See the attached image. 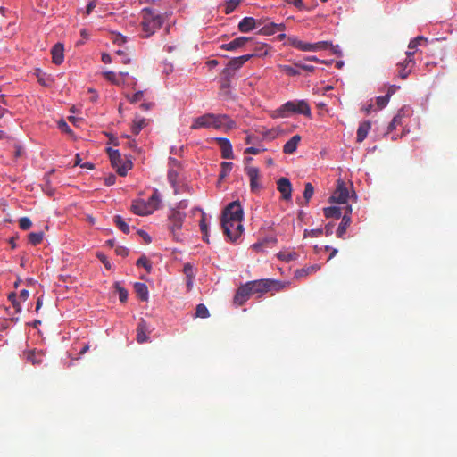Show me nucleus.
<instances>
[{
	"instance_id": "1",
	"label": "nucleus",
	"mask_w": 457,
	"mask_h": 457,
	"mask_svg": "<svg viewBox=\"0 0 457 457\" xmlns=\"http://www.w3.org/2000/svg\"><path fill=\"white\" fill-rule=\"evenodd\" d=\"M141 26L144 37H149L154 34V32L162 27L164 21L163 16L159 12H155L151 8H144L141 12Z\"/></svg>"
},
{
	"instance_id": "2",
	"label": "nucleus",
	"mask_w": 457,
	"mask_h": 457,
	"mask_svg": "<svg viewBox=\"0 0 457 457\" xmlns=\"http://www.w3.org/2000/svg\"><path fill=\"white\" fill-rule=\"evenodd\" d=\"M202 127L230 130L236 128V122L226 114L205 113L202 115Z\"/></svg>"
},
{
	"instance_id": "3",
	"label": "nucleus",
	"mask_w": 457,
	"mask_h": 457,
	"mask_svg": "<svg viewBox=\"0 0 457 457\" xmlns=\"http://www.w3.org/2000/svg\"><path fill=\"white\" fill-rule=\"evenodd\" d=\"M248 285L252 294H256L258 297L262 296L264 293L269 291H279L284 287L280 281L270 278L249 281Z\"/></svg>"
},
{
	"instance_id": "4",
	"label": "nucleus",
	"mask_w": 457,
	"mask_h": 457,
	"mask_svg": "<svg viewBox=\"0 0 457 457\" xmlns=\"http://www.w3.org/2000/svg\"><path fill=\"white\" fill-rule=\"evenodd\" d=\"M107 153L112 163V166L116 169L117 173L120 176H126L128 171L131 170L133 164L131 160H123L121 155L117 149L108 148Z\"/></svg>"
},
{
	"instance_id": "5",
	"label": "nucleus",
	"mask_w": 457,
	"mask_h": 457,
	"mask_svg": "<svg viewBox=\"0 0 457 457\" xmlns=\"http://www.w3.org/2000/svg\"><path fill=\"white\" fill-rule=\"evenodd\" d=\"M243 220L238 219H233V221L224 220L221 222L223 233L226 235L228 239L236 243L239 239L244 232Z\"/></svg>"
},
{
	"instance_id": "6",
	"label": "nucleus",
	"mask_w": 457,
	"mask_h": 457,
	"mask_svg": "<svg viewBox=\"0 0 457 457\" xmlns=\"http://www.w3.org/2000/svg\"><path fill=\"white\" fill-rule=\"evenodd\" d=\"M267 55V52L264 53H252L248 54H245L239 57L232 58L227 64L224 72L228 75H231L236 71L239 70L247 61L254 56H265Z\"/></svg>"
},
{
	"instance_id": "7",
	"label": "nucleus",
	"mask_w": 457,
	"mask_h": 457,
	"mask_svg": "<svg viewBox=\"0 0 457 457\" xmlns=\"http://www.w3.org/2000/svg\"><path fill=\"white\" fill-rule=\"evenodd\" d=\"M233 219L243 220L244 211L238 201L228 204L222 212L221 222L224 220L233 221Z\"/></svg>"
},
{
	"instance_id": "8",
	"label": "nucleus",
	"mask_w": 457,
	"mask_h": 457,
	"mask_svg": "<svg viewBox=\"0 0 457 457\" xmlns=\"http://www.w3.org/2000/svg\"><path fill=\"white\" fill-rule=\"evenodd\" d=\"M413 55L414 52L407 51L405 60L397 64V74L402 79H405L415 66Z\"/></svg>"
},
{
	"instance_id": "9",
	"label": "nucleus",
	"mask_w": 457,
	"mask_h": 457,
	"mask_svg": "<svg viewBox=\"0 0 457 457\" xmlns=\"http://www.w3.org/2000/svg\"><path fill=\"white\" fill-rule=\"evenodd\" d=\"M348 198L349 192L345 182L341 179L337 180V188L330 196L329 201L331 203L345 204Z\"/></svg>"
},
{
	"instance_id": "10",
	"label": "nucleus",
	"mask_w": 457,
	"mask_h": 457,
	"mask_svg": "<svg viewBox=\"0 0 457 457\" xmlns=\"http://www.w3.org/2000/svg\"><path fill=\"white\" fill-rule=\"evenodd\" d=\"M253 295L248 282L244 285H241L233 298V303L237 306L243 305L249 298Z\"/></svg>"
},
{
	"instance_id": "11",
	"label": "nucleus",
	"mask_w": 457,
	"mask_h": 457,
	"mask_svg": "<svg viewBox=\"0 0 457 457\" xmlns=\"http://www.w3.org/2000/svg\"><path fill=\"white\" fill-rule=\"evenodd\" d=\"M252 41L251 37H238L227 44H223L221 48L228 51H236L237 49L246 47V46L251 44Z\"/></svg>"
},
{
	"instance_id": "12",
	"label": "nucleus",
	"mask_w": 457,
	"mask_h": 457,
	"mask_svg": "<svg viewBox=\"0 0 457 457\" xmlns=\"http://www.w3.org/2000/svg\"><path fill=\"white\" fill-rule=\"evenodd\" d=\"M263 23L262 20H255L253 17H245L238 24V29L242 33H247Z\"/></svg>"
},
{
	"instance_id": "13",
	"label": "nucleus",
	"mask_w": 457,
	"mask_h": 457,
	"mask_svg": "<svg viewBox=\"0 0 457 457\" xmlns=\"http://www.w3.org/2000/svg\"><path fill=\"white\" fill-rule=\"evenodd\" d=\"M293 112H295V102L288 101L282 104L279 108L274 110L271 113V117L274 119L285 118Z\"/></svg>"
},
{
	"instance_id": "14",
	"label": "nucleus",
	"mask_w": 457,
	"mask_h": 457,
	"mask_svg": "<svg viewBox=\"0 0 457 457\" xmlns=\"http://www.w3.org/2000/svg\"><path fill=\"white\" fill-rule=\"evenodd\" d=\"M351 213H352V207L351 205H347L345 207V212L342 217V221L340 222L338 228L337 230V236L339 238H342L346 232L348 227L351 224Z\"/></svg>"
},
{
	"instance_id": "15",
	"label": "nucleus",
	"mask_w": 457,
	"mask_h": 457,
	"mask_svg": "<svg viewBox=\"0 0 457 457\" xmlns=\"http://www.w3.org/2000/svg\"><path fill=\"white\" fill-rule=\"evenodd\" d=\"M169 166L168 179L172 187H175L179 173V163L175 158H170Z\"/></svg>"
},
{
	"instance_id": "16",
	"label": "nucleus",
	"mask_w": 457,
	"mask_h": 457,
	"mask_svg": "<svg viewBox=\"0 0 457 457\" xmlns=\"http://www.w3.org/2000/svg\"><path fill=\"white\" fill-rule=\"evenodd\" d=\"M278 190L281 193L284 200H289L292 195V185L288 179L280 178L278 182Z\"/></svg>"
},
{
	"instance_id": "17",
	"label": "nucleus",
	"mask_w": 457,
	"mask_h": 457,
	"mask_svg": "<svg viewBox=\"0 0 457 457\" xmlns=\"http://www.w3.org/2000/svg\"><path fill=\"white\" fill-rule=\"evenodd\" d=\"M131 211L137 215L145 216L151 214L154 212V208L151 207L148 203L144 201H135L131 205Z\"/></svg>"
},
{
	"instance_id": "18",
	"label": "nucleus",
	"mask_w": 457,
	"mask_h": 457,
	"mask_svg": "<svg viewBox=\"0 0 457 457\" xmlns=\"http://www.w3.org/2000/svg\"><path fill=\"white\" fill-rule=\"evenodd\" d=\"M262 25L263 26L259 29V34L262 35L270 36L278 31H283L285 29V25L283 23H275L270 21L265 24L263 22Z\"/></svg>"
},
{
	"instance_id": "19",
	"label": "nucleus",
	"mask_w": 457,
	"mask_h": 457,
	"mask_svg": "<svg viewBox=\"0 0 457 457\" xmlns=\"http://www.w3.org/2000/svg\"><path fill=\"white\" fill-rule=\"evenodd\" d=\"M216 141L219 144L220 148L221 156L224 159H232L233 158V150L232 145L228 139L219 137L216 138Z\"/></svg>"
},
{
	"instance_id": "20",
	"label": "nucleus",
	"mask_w": 457,
	"mask_h": 457,
	"mask_svg": "<svg viewBox=\"0 0 457 457\" xmlns=\"http://www.w3.org/2000/svg\"><path fill=\"white\" fill-rule=\"evenodd\" d=\"M137 339L138 343L142 344L147 341L150 328L147 322L144 319L140 320L137 325Z\"/></svg>"
},
{
	"instance_id": "21",
	"label": "nucleus",
	"mask_w": 457,
	"mask_h": 457,
	"mask_svg": "<svg viewBox=\"0 0 457 457\" xmlns=\"http://www.w3.org/2000/svg\"><path fill=\"white\" fill-rule=\"evenodd\" d=\"M63 51H64L63 45L61 43H57L53 46V48L51 50V54H52V59H53L54 63L60 65L61 63L63 62V59H64Z\"/></svg>"
},
{
	"instance_id": "22",
	"label": "nucleus",
	"mask_w": 457,
	"mask_h": 457,
	"mask_svg": "<svg viewBox=\"0 0 457 457\" xmlns=\"http://www.w3.org/2000/svg\"><path fill=\"white\" fill-rule=\"evenodd\" d=\"M301 141L299 135L293 136L283 146V152L287 154H291L297 149L298 144Z\"/></svg>"
},
{
	"instance_id": "23",
	"label": "nucleus",
	"mask_w": 457,
	"mask_h": 457,
	"mask_svg": "<svg viewBox=\"0 0 457 457\" xmlns=\"http://www.w3.org/2000/svg\"><path fill=\"white\" fill-rule=\"evenodd\" d=\"M320 269V265L319 264H313L308 267L298 269L295 271V278L298 279L304 278L310 274L317 272Z\"/></svg>"
},
{
	"instance_id": "24",
	"label": "nucleus",
	"mask_w": 457,
	"mask_h": 457,
	"mask_svg": "<svg viewBox=\"0 0 457 457\" xmlns=\"http://www.w3.org/2000/svg\"><path fill=\"white\" fill-rule=\"evenodd\" d=\"M246 173L250 179V187L252 190H255L259 187L257 180L259 179V170L255 167L246 168Z\"/></svg>"
},
{
	"instance_id": "25",
	"label": "nucleus",
	"mask_w": 457,
	"mask_h": 457,
	"mask_svg": "<svg viewBox=\"0 0 457 457\" xmlns=\"http://www.w3.org/2000/svg\"><path fill=\"white\" fill-rule=\"evenodd\" d=\"M183 271L187 278V287L188 289H191L193 287V281L196 272V269H194V267L190 263H186L184 265Z\"/></svg>"
},
{
	"instance_id": "26",
	"label": "nucleus",
	"mask_w": 457,
	"mask_h": 457,
	"mask_svg": "<svg viewBox=\"0 0 457 457\" xmlns=\"http://www.w3.org/2000/svg\"><path fill=\"white\" fill-rule=\"evenodd\" d=\"M135 292L141 301L148 300V288L145 283L137 282L134 285Z\"/></svg>"
},
{
	"instance_id": "27",
	"label": "nucleus",
	"mask_w": 457,
	"mask_h": 457,
	"mask_svg": "<svg viewBox=\"0 0 457 457\" xmlns=\"http://www.w3.org/2000/svg\"><path fill=\"white\" fill-rule=\"evenodd\" d=\"M370 127L371 125L370 121H364L359 125L356 137L357 142L361 143L367 137Z\"/></svg>"
},
{
	"instance_id": "28",
	"label": "nucleus",
	"mask_w": 457,
	"mask_h": 457,
	"mask_svg": "<svg viewBox=\"0 0 457 457\" xmlns=\"http://www.w3.org/2000/svg\"><path fill=\"white\" fill-rule=\"evenodd\" d=\"M147 125L148 120L141 117H136L132 122L131 130L135 135H137Z\"/></svg>"
},
{
	"instance_id": "29",
	"label": "nucleus",
	"mask_w": 457,
	"mask_h": 457,
	"mask_svg": "<svg viewBox=\"0 0 457 457\" xmlns=\"http://www.w3.org/2000/svg\"><path fill=\"white\" fill-rule=\"evenodd\" d=\"M34 75L37 78V81L43 87H50L53 80L49 75L43 72L40 69H36Z\"/></svg>"
},
{
	"instance_id": "30",
	"label": "nucleus",
	"mask_w": 457,
	"mask_h": 457,
	"mask_svg": "<svg viewBox=\"0 0 457 457\" xmlns=\"http://www.w3.org/2000/svg\"><path fill=\"white\" fill-rule=\"evenodd\" d=\"M295 107L296 113L303 114L305 116L311 115V108L305 101L302 100L295 102Z\"/></svg>"
},
{
	"instance_id": "31",
	"label": "nucleus",
	"mask_w": 457,
	"mask_h": 457,
	"mask_svg": "<svg viewBox=\"0 0 457 457\" xmlns=\"http://www.w3.org/2000/svg\"><path fill=\"white\" fill-rule=\"evenodd\" d=\"M404 115L405 114L403 112V109H401L389 123L386 133H390L397 126L402 125V120L404 117Z\"/></svg>"
},
{
	"instance_id": "32",
	"label": "nucleus",
	"mask_w": 457,
	"mask_h": 457,
	"mask_svg": "<svg viewBox=\"0 0 457 457\" xmlns=\"http://www.w3.org/2000/svg\"><path fill=\"white\" fill-rule=\"evenodd\" d=\"M341 208L337 206H330L324 208V215L326 218L339 219L341 217Z\"/></svg>"
},
{
	"instance_id": "33",
	"label": "nucleus",
	"mask_w": 457,
	"mask_h": 457,
	"mask_svg": "<svg viewBox=\"0 0 457 457\" xmlns=\"http://www.w3.org/2000/svg\"><path fill=\"white\" fill-rule=\"evenodd\" d=\"M291 44L295 48L301 51H312L313 48L311 43L303 42L296 38L291 39Z\"/></svg>"
},
{
	"instance_id": "34",
	"label": "nucleus",
	"mask_w": 457,
	"mask_h": 457,
	"mask_svg": "<svg viewBox=\"0 0 457 457\" xmlns=\"http://www.w3.org/2000/svg\"><path fill=\"white\" fill-rule=\"evenodd\" d=\"M113 221L115 225L125 234L129 233V227L127 222L123 220V218L120 215H115L113 217Z\"/></svg>"
},
{
	"instance_id": "35",
	"label": "nucleus",
	"mask_w": 457,
	"mask_h": 457,
	"mask_svg": "<svg viewBox=\"0 0 457 457\" xmlns=\"http://www.w3.org/2000/svg\"><path fill=\"white\" fill-rule=\"evenodd\" d=\"M422 43L424 44H427L428 43V39L425 38L424 37L422 36H419L413 39H411L408 45V49L409 51L411 52H414L415 53V49L418 46L420 45H422Z\"/></svg>"
},
{
	"instance_id": "36",
	"label": "nucleus",
	"mask_w": 457,
	"mask_h": 457,
	"mask_svg": "<svg viewBox=\"0 0 457 457\" xmlns=\"http://www.w3.org/2000/svg\"><path fill=\"white\" fill-rule=\"evenodd\" d=\"M278 258L281 261L288 262L295 260L297 258V254L295 252L283 251L278 253Z\"/></svg>"
},
{
	"instance_id": "37",
	"label": "nucleus",
	"mask_w": 457,
	"mask_h": 457,
	"mask_svg": "<svg viewBox=\"0 0 457 457\" xmlns=\"http://www.w3.org/2000/svg\"><path fill=\"white\" fill-rule=\"evenodd\" d=\"M43 237V232H31L29 234V242L33 245H37L42 242Z\"/></svg>"
},
{
	"instance_id": "38",
	"label": "nucleus",
	"mask_w": 457,
	"mask_h": 457,
	"mask_svg": "<svg viewBox=\"0 0 457 457\" xmlns=\"http://www.w3.org/2000/svg\"><path fill=\"white\" fill-rule=\"evenodd\" d=\"M242 0H227L224 5V12L228 14L231 13L240 4Z\"/></svg>"
},
{
	"instance_id": "39",
	"label": "nucleus",
	"mask_w": 457,
	"mask_h": 457,
	"mask_svg": "<svg viewBox=\"0 0 457 457\" xmlns=\"http://www.w3.org/2000/svg\"><path fill=\"white\" fill-rule=\"evenodd\" d=\"M104 77L114 85H120V79L118 78V75L114 71H104L103 72Z\"/></svg>"
},
{
	"instance_id": "40",
	"label": "nucleus",
	"mask_w": 457,
	"mask_h": 457,
	"mask_svg": "<svg viewBox=\"0 0 457 457\" xmlns=\"http://www.w3.org/2000/svg\"><path fill=\"white\" fill-rule=\"evenodd\" d=\"M137 266L143 267L145 269V270L150 273L152 270V264L150 261L146 258V256L142 255L137 261Z\"/></svg>"
},
{
	"instance_id": "41",
	"label": "nucleus",
	"mask_w": 457,
	"mask_h": 457,
	"mask_svg": "<svg viewBox=\"0 0 457 457\" xmlns=\"http://www.w3.org/2000/svg\"><path fill=\"white\" fill-rule=\"evenodd\" d=\"M314 194V187L312 185V183L307 182L304 186V191H303V198L305 200V204H307L310 199L312 197Z\"/></svg>"
},
{
	"instance_id": "42",
	"label": "nucleus",
	"mask_w": 457,
	"mask_h": 457,
	"mask_svg": "<svg viewBox=\"0 0 457 457\" xmlns=\"http://www.w3.org/2000/svg\"><path fill=\"white\" fill-rule=\"evenodd\" d=\"M161 202L160 195L157 190H154L151 197L148 199V204L154 208V211L158 208Z\"/></svg>"
},
{
	"instance_id": "43",
	"label": "nucleus",
	"mask_w": 457,
	"mask_h": 457,
	"mask_svg": "<svg viewBox=\"0 0 457 457\" xmlns=\"http://www.w3.org/2000/svg\"><path fill=\"white\" fill-rule=\"evenodd\" d=\"M323 234V228H315V229H305L303 233L304 237H319Z\"/></svg>"
},
{
	"instance_id": "44",
	"label": "nucleus",
	"mask_w": 457,
	"mask_h": 457,
	"mask_svg": "<svg viewBox=\"0 0 457 457\" xmlns=\"http://www.w3.org/2000/svg\"><path fill=\"white\" fill-rule=\"evenodd\" d=\"M27 359L31 361L32 364H39L42 361L41 356L35 351H29L27 353Z\"/></svg>"
},
{
	"instance_id": "45",
	"label": "nucleus",
	"mask_w": 457,
	"mask_h": 457,
	"mask_svg": "<svg viewBox=\"0 0 457 457\" xmlns=\"http://www.w3.org/2000/svg\"><path fill=\"white\" fill-rule=\"evenodd\" d=\"M202 239L204 240L206 243H209L208 234H207V222L206 218L204 212H202Z\"/></svg>"
},
{
	"instance_id": "46",
	"label": "nucleus",
	"mask_w": 457,
	"mask_h": 457,
	"mask_svg": "<svg viewBox=\"0 0 457 457\" xmlns=\"http://www.w3.org/2000/svg\"><path fill=\"white\" fill-rule=\"evenodd\" d=\"M232 162H223L221 163V170H220V179H223L224 177H226L232 170Z\"/></svg>"
},
{
	"instance_id": "47",
	"label": "nucleus",
	"mask_w": 457,
	"mask_h": 457,
	"mask_svg": "<svg viewBox=\"0 0 457 457\" xmlns=\"http://www.w3.org/2000/svg\"><path fill=\"white\" fill-rule=\"evenodd\" d=\"M115 287L119 293V299L121 303H125L128 300V291L120 287L119 283L115 284Z\"/></svg>"
},
{
	"instance_id": "48",
	"label": "nucleus",
	"mask_w": 457,
	"mask_h": 457,
	"mask_svg": "<svg viewBox=\"0 0 457 457\" xmlns=\"http://www.w3.org/2000/svg\"><path fill=\"white\" fill-rule=\"evenodd\" d=\"M19 226L21 229L27 230L32 226V222L29 218L22 217L19 220Z\"/></svg>"
},
{
	"instance_id": "49",
	"label": "nucleus",
	"mask_w": 457,
	"mask_h": 457,
	"mask_svg": "<svg viewBox=\"0 0 457 457\" xmlns=\"http://www.w3.org/2000/svg\"><path fill=\"white\" fill-rule=\"evenodd\" d=\"M389 99H390L389 95L378 96L377 98V105L378 106L379 109H382L386 106V104L389 102Z\"/></svg>"
},
{
	"instance_id": "50",
	"label": "nucleus",
	"mask_w": 457,
	"mask_h": 457,
	"mask_svg": "<svg viewBox=\"0 0 457 457\" xmlns=\"http://www.w3.org/2000/svg\"><path fill=\"white\" fill-rule=\"evenodd\" d=\"M261 241L263 242V246L265 248L272 247L278 242V240L275 237H264L263 239H262Z\"/></svg>"
},
{
	"instance_id": "51",
	"label": "nucleus",
	"mask_w": 457,
	"mask_h": 457,
	"mask_svg": "<svg viewBox=\"0 0 457 457\" xmlns=\"http://www.w3.org/2000/svg\"><path fill=\"white\" fill-rule=\"evenodd\" d=\"M312 46L313 47L312 51H319V50L328 49L329 46V43H328L326 41H320V42H317L315 44H312Z\"/></svg>"
},
{
	"instance_id": "52",
	"label": "nucleus",
	"mask_w": 457,
	"mask_h": 457,
	"mask_svg": "<svg viewBox=\"0 0 457 457\" xmlns=\"http://www.w3.org/2000/svg\"><path fill=\"white\" fill-rule=\"evenodd\" d=\"M58 128L64 133H67V134H71L72 133V130L71 129V128L69 127V125L63 120H61L59 122H58Z\"/></svg>"
},
{
	"instance_id": "53",
	"label": "nucleus",
	"mask_w": 457,
	"mask_h": 457,
	"mask_svg": "<svg viewBox=\"0 0 457 457\" xmlns=\"http://www.w3.org/2000/svg\"><path fill=\"white\" fill-rule=\"evenodd\" d=\"M116 54L121 57L120 62L123 64H128L130 62V58L128 54H126L123 50H117Z\"/></svg>"
},
{
	"instance_id": "54",
	"label": "nucleus",
	"mask_w": 457,
	"mask_h": 457,
	"mask_svg": "<svg viewBox=\"0 0 457 457\" xmlns=\"http://www.w3.org/2000/svg\"><path fill=\"white\" fill-rule=\"evenodd\" d=\"M283 71L289 76H296L300 74V71L292 66H285Z\"/></svg>"
},
{
	"instance_id": "55",
	"label": "nucleus",
	"mask_w": 457,
	"mask_h": 457,
	"mask_svg": "<svg viewBox=\"0 0 457 457\" xmlns=\"http://www.w3.org/2000/svg\"><path fill=\"white\" fill-rule=\"evenodd\" d=\"M97 257L99 258V260L102 262V263L104 265V267L107 270H111V268H112L111 263L105 255L99 253V254H97Z\"/></svg>"
},
{
	"instance_id": "56",
	"label": "nucleus",
	"mask_w": 457,
	"mask_h": 457,
	"mask_svg": "<svg viewBox=\"0 0 457 457\" xmlns=\"http://www.w3.org/2000/svg\"><path fill=\"white\" fill-rule=\"evenodd\" d=\"M295 66L296 67H299L300 69L303 70V71H306L308 72H313L314 70H315V67L312 66V65H308V64H304V63H295Z\"/></svg>"
},
{
	"instance_id": "57",
	"label": "nucleus",
	"mask_w": 457,
	"mask_h": 457,
	"mask_svg": "<svg viewBox=\"0 0 457 457\" xmlns=\"http://www.w3.org/2000/svg\"><path fill=\"white\" fill-rule=\"evenodd\" d=\"M252 248L256 252H263L265 250V247L263 246V242H262L261 240L252 245Z\"/></svg>"
},
{
	"instance_id": "58",
	"label": "nucleus",
	"mask_w": 457,
	"mask_h": 457,
	"mask_svg": "<svg viewBox=\"0 0 457 457\" xmlns=\"http://www.w3.org/2000/svg\"><path fill=\"white\" fill-rule=\"evenodd\" d=\"M115 253L120 256H127L129 253V250L124 246H117L115 248Z\"/></svg>"
},
{
	"instance_id": "59",
	"label": "nucleus",
	"mask_w": 457,
	"mask_h": 457,
	"mask_svg": "<svg viewBox=\"0 0 457 457\" xmlns=\"http://www.w3.org/2000/svg\"><path fill=\"white\" fill-rule=\"evenodd\" d=\"M333 228H334V223L329 222L323 228V233H325V235L327 237L330 236L333 234Z\"/></svg>"
},
{
	"instance_id": "60",
	"label": "nucleus",
	"mask_w": 457,
	"mask_h": 457,
	"mask_svg": "<svg viewBox=\"0 0 457 457\" xmlns=\"http://www.w3.org/2000/svg\"><path fill=\"white\" fill-rule=\"evenodd\" d=\"M124 138H126L128 141H127V145L129 147V148H132V149H136L137 148V141L135 139H132L130 138L129 136L127 135H124L123 136Z\"/></svg>"
},
{
	"instance_id": "61",
	"label": "nucleus",
	"mask_w": 457,
	"mask_h": 457,
	"mask_svg": "<svg viewBox=\"0 0 457 457\" xmlns=\"http://www.w3.org/2000/svg\"><path fill=\"white\" fill-rule=\"evenodd\" d=\"M142 96H143V91H137L131 97H129V101L131 103H137L142 98Z\"/></svg>"
},
{
	"instance_id": "62",
	"label": "nucleus",
	"mask_w": 457,
	"mask_h": 457,
	"mask_svg": "<svg viewBox=\"0 0 457 457\" xmlns=\"http://www.w3.org/2000/svg\"><path fill=\"white\" fill-rule=\"evenodd\" d=\"M260 152H261V150L256 147H248L245 150V154H258Z\"/></svg>"
},
{
	"instance_id": "63",
	"label": "nucleus",
	"mask_w": 457,
	"mask_h": 457,
	"mask_svg": "<svg viewBox=\"0 0 457 457\" xmlns=\"http://www.w3.org/2000/svg\"><path fill=\"white\" fill-rule=\"evenodd\" d=\"M116 178L114 175H111L107 178H105V185L112 186L115 183Z\"/></svg>"
},
{
	"instance_id": "64",
	"label": "nucleus",
	"mask_w": 457,
	"mask_h": 457,
	"mask_svg": "<svg viewBox=\"0 0 457 457\" xmlns=\"http://www.w3.org/2000/svg\"><path fill=\"white\" fill-rule=\"evenodd\" d=\"M138 233L146 243L151 242V237L146 232H145L144 230H139Z\"/></svg>"
}]
</instances>
